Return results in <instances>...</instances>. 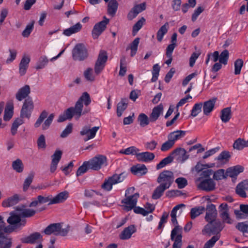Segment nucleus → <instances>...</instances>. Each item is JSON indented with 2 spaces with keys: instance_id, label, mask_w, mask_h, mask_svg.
<instances>
[{
  "instance_id": "bf43d9fd",
  "label": "nucleus",
  "mask_w": 248,
  "mask_h": 248,
  "mask_svg": "<svg viewBox=\"0 0 248 248\" xmlns=\"http://www.w3.org/2000/svg\"><path fill=\"white\" fill-rule=\"evenodd\" d=\"M231 155L228 151H224L221 152L219 155L215 158V160H217L220 162L225 161H228L230 158Z\"/></svg>"
},
{
  "instance_id": "4c0bfd02",
  "label": "nucleus",
  "mask_w": 248,
  "mask_h": 248,
  "mask_svg": "<svg viewBox=\"0 0 248 248\" xmlns=\"http://www.w3.org/2000/svg\"><path fill=\"white\" fill-rule=\"evenodd\" d=\"M169 29V23L166 22L164 25L162 26L157 31L156 38L159 42L162 41L164 35L167 33Z\"/></svg>"
},
{
  "instance_id": "c756f323",
  "label": "nucleus",
  "mask_w": 248,
  "mask_h": 248,
  "mask_svg": "<svg viewBox=\"0 0 248 248\" xmlns=\"http://www.w3.org/2000/svg\"><path fill=\"white\" fill-rule=\"evenodd\" d=\"M217 99V98L215 97L204 103L203 110L205 115H208L213 110Z\"/></svg>"
},
{
  "instance_id": "9b49d317",
  "label": "nucleus",
  "mask_w": 248,
  "mask_h": 248,
  "mask_svg": "<svg viewBox=\"0 0 248 248\" xmlns=\"http://www.w3.org/2000/svg\"><path fill=\"white\" fill-rule=\"evenodd\" d=\"M106 156L98 155L88 161L90 169L98 170L101 169L103 165L107 162Z\"/></svg>"
},
{
  "instance_id": "a878e982",
  "label": "nucleus",
  "mask_w": 248,
  "mask_h": 248,
  "mask_svg": "<svg viewBox=\"0 0 248 248\" xmlns=\"http://www.w3.org/2000/svg\"><path fill=\"white\" fill-rule=\"evenodd\" d=\"M30 87L29 85H26L21 88L16 94V99L19 101L26 98L30 93Z\"/></svg>"
},
{
  "instance_id": "393cba45",
  "label": "nucleus",
  "mask_w": 248,
  "mask_h": 248,
  "mask_svg": "<svg viewBox=\"0 0 248 248\" xmlns=\"http://www.w3.org/2000/svg\"><path fill=\"white\" fill-rule=\"evenodd\" d=\"M69 193L66 191H64L57 194L55 197L52 198L48 205L57 204L64 202L68 197Z\"/></svg>"
},
{
  "instance_id": "3c124183",
  "label": "nucleus",
  "mask_w": 248,
  "mask_h": 248,
  "mask_svg": "<svg viewBox=\"0 0 248 248\" xmlns=\"http://www.w3.org/2000/svg\"><path fill=\"white\" fill-rule=\"evenodd\" d=\"M89 169H90V168L89 167V164L88 163V161H85L83 162L82 165L78 169L76 172V175L77 176L81 175L82 174L87 172V171Z\"/></svg>"
},
{
  "instance_id": "a19ab883",
  "label": "nucleus",
  "mask_w": 248,
  "mask_h": 248,
  "mask_svg": "<svg viewBox=\"0 0 248 248\" xmlns=\"http://www.w3.org/2000/svg\"><path fill=\"white\" fill-rule=\"evenodd\" d=\"M166 189V188L159 185L154 190L152 196V199L154 200L159 199Z\"/></svg>"
},
{
  "instance_id": "6e6552de",
  "label": "nucleus",
  "mask_w": 248,
  "mask_h": 248,
  "mask_svg": "<svg viewBox=\"0 0 248 248\" xmlns=\"http://www.w3.org/2000/svg\"><path fill=\"white\" fill-rule=\"evenodd\" d=\"M88 56L87 49L82 43L77 44L72 50V57L74 61H83Z\"/></svg>"
},
{
  "instance_id": "864d4df0",
  "label": "nucleus",
  "mask_w": 248,
  "mask_h": 248,
  "mask_svg": "<svg viewBox=\"0 0 248 248\" xmlns=\"http://www.w3.org/2000/svg\"><path fill=\"white\" fill-rule=\"evenodd\" d=\"M236 228L244 233H248V221L239 222L235 226Z\"/></svg>"
},
{
  "instance_id": "9d476101",
  "label": "nucleus",
  "mask_w": 248,
  "mask_h": 248,
  "mask_svg": "<svg viewBox=\"0 0 248 248\" xmlns=\"http://www.w3.org/2000/svg\"><path fill=\"white\" fill-rule=\"evenodd\" d=\"M107 53L106 51L101 50L94 65V72L96 75H99L105 67L108 60Z\"/></svg>"
},
{
  "instance_id": "4468645a",
  "label": "nucleus",
  "mask_w": 248,
  "mask_h": 248,
  "mask_svg": "<svg viewBox=\"0 0 248 248\" xmlns=\"http://www.w3.org/2000/svg\"><path fill=\"white\" fill-rule=\"evenodd\" d=\"M99 129V126H94L91 128L88 126H85L80 131V134L81 136H87V137L84 139L85 141H87L90 139H93L95 136L96 133Z\"/></svg>"
},
{
  "instance_id": "5fc2aeb1",
  "label": "nucleus",
  "mask_w": 248,
  "mask_h": 248,
  "mask_svg": "<svg viewBox=\"0 0 248 248\" xmlns=\"http://www.w3.org/2000/svg\"><path fill=\"white\" fill-rule=\"evenodd\" d=\"M84 76L86 79L88 81L93 82L95 80V77L93 74V69L91 68H88L84 71Z\"/></svg>"
},
{
  "instance_id": "ddd939ff",
  "label": "nucleus",
  "mask_w": 248,
  "mask_h": 248,
  "mask_svg": "<svg viewBox=\"0 0 248 248\" xmlns=\"http://www.w3.org/2000/svg\"><path fill=\"white\" fill-rule=\"evenodd\" d=\"M122 200V203L125 204L124 209L127 211L132 210L136 205L139 194L138 193L128 196Z\"/></svg>"
},
{
  "instance_id": "ea45409f",
  "label": "nucleus",
  "mask_w": 248,
  "mask_h": 248,
  "mask_svg": "<svg viewBox=\"0 0 248 248\" xmlns=\"http://www.w3.org/2000/svg\"><path fill=\"white\" fill-rule=\"evenodd\" d=\"M12 168L16 172L21 173L24 170V165L22 160L17 158L12 162Z\"/></svg>"
},
{
  "instance_id": "e2e57ef3",
  "label": "nucleus",
  "mask_w": 248,
  "mask_h": 248,
  "mask_svg": "<svg viewBox=\"0 0 248 248\" xmlns=\"http://www.w3.org/2000/svg\"><path fill=\"white\" fill-rule=\"evenodd\" d=\"M227 176L224 173V170L220 169L214 173L213 178L216 180H220L226 178Z\"/></svg>"
},
{
  "instance_id": "338daca9",
  "label": "nucleus",
  "mask_w": 248,
  "mask_h": 248,
  "mask_svg": "<svg viewBox=\"0 0 248 248\" xmlns=\"http://www.w3.org/2000/svg\"><path fill=\"white\" fill-rule=\"evenodd\" d=\"M73 129V125L71 123L69 124L63 130L61 134V137L64 138L67 137L72 132Z\"/></svg>"
},
{
  "instance_id": "f8f14e48",
  "label": "nucleus",
  "mask_w": 248,
  "mask_h": 248,
  "mask_svg": "<svg viewBox=\"0 0 248 248\" xmlns=\"http://www.w3.org/2000/svg\"><path fill=\"white\" fill-rule=\"evenodd\" d=\"M104 19L105 20L96 23L94 26L92 31V36L94 39H97L106 29L109 20L106 17H104Z\"/></svg>"
},
{
  "instance_id": "473e14b6",
  "label": "nucleus",
  "mask_w": 248,
  "mask_h": 248,
  "mask_svg": "<svg viewBox=\"0 0 248 248\" xmlns=\"http://www.w3.org/2000/svg\"><path fill=\"white\" fill-rule=\"evenodd\" d=\"M170 154L173 157L175 156H178V158L182 159L183 161L186 160L188 158V155H186V150L182 148H176Z\"/></svg>"
},
{
  "instance_id": "de8ad7c7",
  "label": "nucleus",
  "mask_w": 248,
  "mask_h": 248,
  "mask_svg": "<svg viewBox=\"0 0 248 248\" xmlns=\"http://www.w3.org/2000/svg\"><path fill=\"white\" fill-rule=\"evenodd\" d=\"M139 43L140 38L137 37L130 44L129 48L131 49L130 55L131 57H133L136 54Z\"/></svg>"
},
{
  "instance_id": "2f4dec72",
  "label": "nucleus",
  "mask_w": 248,
  "mask_h": 248,
  "mask_svg": "<svg viewBox=\"0 0 248 248\" xmlns=\"http://www.w3.org/2000/svg\"><path fill=\"white\" fill-rule=\"evenodd\" d=\"M14 105L12 101L8 102L4 110L3 119L5 121H9L13 115Z\"/></svg>"
},
{
  "instance_id": "e433bc0d",
  "label": "nucleus",
  "mask_w": 248,
  "mask_h": 248,
  "mask_svg": "<svg viewBox=\"0 0 248 248\" xmlns=\"http://www.w3.org/2000/svg\"><path fill=\"white\" fill-rule=\"evenodd\" d=\"M220 118L224 123L229 121L231 118V108L227 107L223 108L221 111Z\"/></svg>"
},
{
  "instance_id": "c9c22d12",
  "label": "nucleus",
  "mask_w": 248,
  "mask_h": 248,
  "mask_svg": "<svg viewBox=\"0 0 248 248\" xmlns=\"http://www.w3.org/2000/svg\"><path fill=\"white\" fill-rule=\"evenodd\" d=\"M118 7V3L116 0H110L108 5V14L113 16L117 10Z\"/></svg>"
},
{
  "instance_id": "0eeeda50",
  "label": "nucleus",
  "mask_w": 248,
  "mask_h": 248,
  "mask_svg": "<svg viewBox=\"0 0 248 248\" xmlns=\"http://www.w3.org/2000/svg\"><path fill=\"white\" fill-rule=\"evenodd\" d=\"M224 226L219 220H215L212 222H208L202 231L203 234H207L209 236L211 235L220 234V232Z\"/></svg>"
},
{
  "instance_id": "6ab92c4d",
  "label": "nucleus",
  "mask_w": 248,
  "mask_h": 248,
  "mask_svg": "<svg viewBox=\"0 0 248 248\" xmlns=\"http://www.w3.org/2000/svg\"><path fill=\"white\" fill-rule=\"evenodd\" d=\"M216 184L211 179H206L202 181L198 186V187L206 191H211L215 189Z\"/></svg>"
},
{
  "instance_id": "7ed1b4c3",
  "label": "nucleus",
  "mask_w": 248,
  "mask_h": 248,
  "mask_svg": "<svg viewBox=\"0 0 248 248\" xmlns=\"http://www.w3.org/2000/svg\"><path fill=\"white\" fill-rule=\"evenodd\" d=\"M33 108V103L31 98L28 97L26 99L21 110L20 118L16 119L12 124L11 132L13 136L16 134L19 126L24 123L22 118H27L29 119L30 118Z\"/></svg>"
},
{
  "instance_id": "13d9d810",
  "label": "nucleus",
  "mask_w": 248,
  "mask_h": 248,
  "mask_svg": "<svg viewBox=\"0 0 248 248\" xmlns=\"http://www.w3.org/2000/svg\"><path fill=\"white\" fill-rule=\"evenodd\" d=\"M34 177L33 173H30L28 176L26 178L23 184V189L24 191H26L32 182Z\"/></svg>"
},
{
  "instance_id": "a211bd4d",
  "label": "nucleus",
  "mask_w": 248,
  "mask_h": 248,
  "mask_svg": "<svg viewBox=\"0 0 248 248\" xmlns=\"http://www.w3.org/2000/svg\"><path fill=\"white\" fill-rule=\"evenodd\" d=\"M62 152L61 150H56L51 155L52 161L50 167L51 172L53 173L56 170L57 165L62 158Z\"/></svg>"
},
{
  "instance_id": "423d86ee",
  "label": "nucleus",
  "mask_w": 248,
  "mask_h": 248,
  "mask_svg": "<svg viewBox=\"0 0 248 248\" xmlns=\"http://www.w3.org/2000/svg\"><path fill=\"white\" fill-rule=\"evenodd\" d=\"M174 180L173 173L168 170H164L159 173L156 181L160 185L168 189L173 183Z\"/></svg>"
},
{
  "instance_id": "4d7b16f0",
  "label": "nucleus",
  "mask_w": 248,
  "mask_h": 248,
  "mask_svg": "<svg viewBox=\"0 0 248 248\" xmlns=\"http://www.w3.org/2000/svg\"><path fill=\"white\" fill-rule=\"evenodd\" d=\"M48 115L47 112L46 110H43L41 113L40 114L39 118L37 120L36 122L34 124V127L35 128L39 127L43 121L45 120V118L47 117V116Z\"/></svg>"
},
{
  "instance_id": "052dcab7",
  "label": "nucleus",
  "mask_w": 248,
  "mask_h": 248,
  "mask_svg": "<svg viewBox=\"0 0 248 248\" xmlns=\"http://www.w3.org/2000/svg\"><path fill=\"white\" fill-rule=\"evenodd\" d=\"M54 116L55 115L53 113H51L49 115L48 118L46 119V120H45V121L42 124V130H46L49 128L52 122Z\"/></svg>"
},
{
  "instance_id": "680f3d73",
  "label": "nucleus",
  "mask_w": 248,
  "mask_h": 248,
  "mask_svg": "<svg viewBox=\"0 0 248 248\" xmlns=\"http://www.w3.org/2000/svg\"><path fill=\"white\" fill-rule=\"evenodd\" d=\"M202 103H197L194 105L191 110V115L193 117H196L202 111Z\"/></svg>"
},
{
  "instance_id": "f3484780",
  "label": "nucleus",
  "mask_w": 248,
  "mask_h": 248,
  "mask_svg": "<svg viewBox=\"0 0 248 248\" xmlns=\"http://www.w3.org/2000/svg\"><path fill=\"white\" fill-rule=\"evenodd\" d=\"M16 211L19 212L18 214H16L17 216L19 217L21 219H22V217H31L33 216L36 212V211L33 209L25 208V206L24 205L18 206L16 207Z\"/></svg>"
},
{
  "instance_id": "c03bdc74",
  "label": "nucleus",
  "mask_w": 248,
  "mask_h": 248,
  "mask_svg": "<svg viewBox=\"0 0 248 248\" xmlns=\"http://www.w3.org/2000/svg\"><path fill=\"white\" fill-rule=\"evenodd\" d=\"M204 209V208L202 206H198L192 208L190 212L191 219H193L202 214Z\"/></svg>"
},
{
  "instance_id": "79ce46f5",
  "label": "nucleus",
  "mask_w": 248,
  "mask_h": 248,
  "mask_svg": "<svg viewBox=\"0 0 248 248\" xmlns=\"http://www.w3.org/2000/svg\"><path fill=\"white\" fill-rule=\"evenodd\" d=\"M248 146V141L241 138L237 139L233 144L234 149L238 150H242L244 147Z\"/></svg>"
},
{
  "instance_id": "5701e85b",
  "label": "nucleus",
  "mask_w": 248,
  "mask_h": 248,
  "mask_svg": "<svg viewBox=\"0 0 248 248\" xmlns=\"http://www.w3.org/2000/svg\"><path fill=\"white\" fill-rule=\"evenodd\" d=\"M136 232V229L134 225H131L124 229L119 235L121 240H127L131 238L132 234Z\"/></svg>"
},
{
  "instance_id": "0e129e2a",
  "label": "nucleus",
  "mask_w": 248,
  "mask_h": 248,
  "mask_svg": "<svg viewBox=\"0 0 248 248\" xmlns=\"http://www.w3.org/2000/svg\"><path fill=\"white\" fill-rule=\"evenodd\" d=\"M243 65V61L242 59H238L234 62V74L235 75L240 74L241 69Z\"/></svg>"
},
{
  "instance_id": "4be33fe9",
  "label": "nucleus",
  "mask_w": 248,
  "mask_h": 248,
  "mask_svg": "<svg viewBox=\"0 0 248 248\" xmlns=\"http://www.w3.org/2000/svg\"><path fill=\"white\" fill-rule=\"evenodd\" d=\"M163 112V106L162 104L154 107L152 111V112L149 115L151 123L155 122L159 117L161 114Z\"/></svg>"
},
{
  "instance_id": "69168bd1",
  "label": "nucleus",
  "mask_w": 248,
  "mask_h": 248,
  "mask_svg": "<svg viewBox=\"0 0 248 248\" xmlns=\"http://www.w3.org/2000/svg\"><path fill=\"white\" fill-rule=\"evenodd\" d=\"M175 182L180 189L183 188L187 185V181L184 177H179L175 180Z\"/></svg>"
},
{
  "instance_id": "09e8293b",
  "label": "nucleus",
  "mask_w": 248,
  "mask_h": 248,
  "mask_svg": "<svg viewBox=\"0 0 248 248\" xmlns=\"http://www.w3.org/2000/svg\"><path fill=\"white\" fill-rule=\"evenodd\" d=\"M220 237V234L213 236L210 240L207 241L204 245L203 248H212L217 241Z\"/></svg>"
},
{
  "instance_id": "412c9836",
  "label": "nucleus",
  "mask_w": 248,
  "mask_h": 248,
  "mask_svg": "<svg viewBox=\"0 0 248 248\" xmlns=\"http://www.w3.org/2000/svg\"><path fill=\"white\" fill-rule=\"evenodd\" d=\"M245 190H248V179L245 180L239 183L235 188L236 193L242 198L247 197Z\"/></svg>"
},
{
  "instance_id": "aec40b11",
  "label": "nucleus",
  "mask_w": 248,
  "mask_h": 248,
  "mask_svg": "<svg viewBox=\"0 0 248 248\" xmlns=\"http://www.w3.org/2000/svg\"><path fill=\"white\" fill-rule=\"evenodd\" d=\"M42 236L39 232H35L29 236L21 239V241L23 243L34 244L37 243L38 241H42Z\"/></svg>"
},
{
  "instance_id": "1a4fd4ad",
  "label": "nucleus",
  "mask_w": 248,
  "mask_h": 248,
  "mask_svg": "<svg viewBox=\"0 0 248 248\" xmlns=\"http://www.w3.org/2000/svg\"><path fill=\"white\" fill-rule=\"evenodd\" d=\"M125 177L124 173H121L120 174H115L108 177V179H105L101 187L105 190L110 191L112 189L113 185L123 182Z\"/></svg>"
},
{
  "instance_id": "a18cd8bd",
  "label": "nucleus",
  "mask_w": 248,
  "mask_h": 248,
  "mask_svg": "<svg viewBox=\"0 0 248 248\" xmlns=\"http://www.w3.org/2000/svg\"><path fill=\"white\" fill-rule=\"evenodd\" d=\"M138 121L139 122L140 124L141 127H145L151 122L150 117H148L144 113H140L139 115Z\"/></svg>"
},
{
  "instance_id": "6e6d98bb",
  "label": "nucleus",
  "mask_w": 248,
  "mask_h": 248,
  "mask_svg": "<svg viewBox=\"0 0 248 248\" xmlns=\"http://www.w3.org/2000/svg\"><path fill=\"white\" fill-rule=\"evenodd\" d=\"M48 62V59L46 56L40 57L36 64V69L38 70L43 68L47 64Z\"/></svg>"
},
{
  "instance_id": "49530a36",
  "label": "nucleus",
  "mask_w": 248,
  "mask_h": 248,
  "mask_svg": "<svg viewBox=\"0 0 248 248\" xmlns=\"http://www.w3.org/2000/svg\"><path fill=\"white\" fill-rule=\"evenodd\" d=\"M139 149L135 146H131L127 148L125 150H122L120 151V153L122 154H125L126 155H135L137 157V155L139 152Z\"/></svg>"
},
{
  "instance_id": "39448f33",
  "label": "nucleus",
  "mask_w": 248,
  "mask_h": 248,
  "mask_svg": "<svg viewBox=\"0 0 248 248\" xmlns=\"http://www.w3.org/2000/svg\"><path fill=\"white\" fill-rule=\"evenodd\" d=\"M70 227L67 226L66 228L62 229L61 223H52L49 225L44 230V232L48 235L54 234L65 236L69 231Z\"/></svg>"
},
{
  "instance_id": "cd10ccee",
  "label": "nucleus",
  "mask_w": 248,
  "mask_h": 248,
  "mask_svg": "<svg viewBox=\"0 0 248 248\" xmlns=\"http://www.w3.org/2000/svg\"><path fill=\"white\" fill-rule=\"evenodd\" d=\"M131 171L133 174L137 175H143L147 172V168L144 164H138L131 168Z\"/></svg>"
},
{
  "instance_id": "603ef678",
  "label": "nucleus",
  "mask_w": 248,
  "mask_h": 248,
  "mask_svg": "<svg viewBox=\"0 0 248 248\" xmlns=\"http://www.w3.org/2000/svg\"><path fill=\"white\" fill-rule=\"evenodd\" d=\"M145 22V19L142 17L133 26V33L134 35L142 28Z\"/></svg>"
},
{
  "instance_id": "f257e3e1",
  "label": "nucleus",
  "mask_w": 248,
  "mask_h": 248,
  "mask_svg": "<svg viewBox=\"0 0 248 248\" xmlns=\"http://www.w3.org/2000/svg\"><path fill=\"white\" fill-rule=\"evenodd\" d=\"M91 102L90 95L87 92L83 93L76 103L74 107H70L66 109L64 112L59 116L58 122L61 123L66 120H71L73 116L75 119H78L82 115L85 114L90 111L89 108H85L83 110L84 103L86 106H88Z\"/></svg>"
},
{
  "instance_id": "f03ea898",
  "label": "nucleus",
  "mask_w": 248,
  "mask_h": 248,
  "mask_svg": "<svg viewBox=\"0 0 248 248\" xmlns=\"http://www.w3.org/2000/svg\"><path fill=\"white\" fill-rule=\"evenodd\" d=\"M7 222L9 224L8 225L5 226L0 230V233H2V237L0 240L6 241V238H12V237L8 236L5 234H10L17 230H20L24 227L26 224V219H21L19 217L17 216L16 213L11 212L10 216L7 219Z\"/></svg>"
},
{
  "instance_id": "20e7f679",
  "label": "nucleus",
  "mask_w": 248,
  "mask_h": 248,
  "mask_svg": "<svg viewBox=\"0 0 248 248\" xmlns=\"http://www.w3.org/2000/svg\"><path fill=\"white\" fill-rule=\"evenodd\" d=\"M171 221L175 225L170 234V239L174 241L172 248H181L182 246V228L178 225L176 217H171Z\"/></svg>"
},
{
  "instance_id": "37998d69",
  "label": "nucleus",
  "mask_w": 248,
  "mask_h": 248,
  "mask_svg": "<svg viewBox=\"0 0 248 248\" xmlns=\"http://www.w3.org/2000/svg\"><path fill=\"white\" fill-rule=\"evenodd\" d=\"M173 159V156H171V154H170V155L163 159L158 164L156 165V169L157 170H160L163 168L167 165L172 162Z\"/></svg>"
},
{
  "instance_id": "dca6fc26",
  "label": "nucleus",
  "mask_w": 248,
  "mask_h": 248,
  "mask_svg": "<svg viewBox=\"0 0 248 248\" xmlns=\"http://www.w3.org/2000/svg\"><path fill=\"white\" fill-rule=\"evenodd\" d=\"M217 210L213 204H208L206 207V213L205 219L208 222H212L216 220L217 217Z\"/></svg>"
},
{
  "instance_id": "f704fd0d",
  "label": "nucleus",
  "mask_w": 248,
  "mask_h": 248,
  "mask_svg": "<svg viewBox=\"0 0 248 248\" xmlns=\"http://www.w3.org/2000/svg\"><path fill=\"white\" fill-rule=\"evenodd\" d=\"M82 25L78 22L70 28L64 30L63 32V34L67 36H69L72 34L77 33L80 31Z\"/></svg>"
},
{
  "instance_id": "72a5a7b5",
  "label": "nucleus",
  "mask_w": 248,
  "mask_h": 248,
  "mask_svg": "<svg viewBox=\"0 0 248 248\" xmlns=\"http://www.w3.org/2000/svg\"><path fill=\"white\" fill-rule=\"evenodd\" d=\"M186 135V131L182 130H177L171 132L170 133L168 136V139H170L174 142V144L175 143V141L181 139L183 138Z\"/></svg>"
},
{
  "instance_id": "7c9ffc66",
  "label": "nucleus",
  "mask_w": 248,
  "mask_h": 248,
  "mask_svg": "<svg viewBox=\"0 0 248 248\" xmlns=\"http://www.w3.org/2000/svg\"><path fill=\"white\" fill-rule=\"evenodd\" d=\"M30 62V58L28 56H24L22 57L19 63V73L21 76L25 74Z\"/></svg>"
},
{
  "instance_id": "774afa93",
  "label": "nucleus",
  "mask_w": 248,
  "mask_h": 248,
  "mask_svg": "<svg viewBox=\"0 0 248 248\" xmlns=\"http://www.w3.org/2000/svg\"><path fill=\"white\" fill-rule=\"evenodd\" d=\"M174 142L171 141L170 139L162 144L161 147V150L163 152H165L170 149L173 145Z\"/></svg>"
},
{
  "instance_id": "2eb2a0df",
  "label": "nucleus",
  "mask_w": 248,
  "mask_h": 248,
  "mask_svg": "<svg viewBox=\"0 0 248 248\" xmlns=\"http://www.w3.org/2000/svg\"><path fill=\"white\" fill-rule=\"evenodd\" d=\"M219 212L220 217L224 222L230 224L232 223L229 214L228 206L226 203H222L219 205Z\"/></svg>"
},
{
  "instance_id": "8fccbe9b",
  "label": "nucleus",
  "mask_w": 248,
  "mask_h": 248,
  "mask_svg": "<svg viewBox=\"0 0 248 248\" xmlns=\"http://www.w3.org/2000/svg\"><path fill=\"white\" fill-rule=\"evenodd\" d=\"M229 53L228 50L225 49L219 55V62L224 65L227 64L229 59Z\"/></svg>"
},
{
  "instance_id": "58836bf2",
  "label": "nucleus",
  "mask_w": 248,
  "mask_h": 248,
  "mask_svg": "<svg viewBox=\"0 0 248 248\" xmlns=\"http://www.w3.org/2000/svg\"><path fill=\"white\" fill-rule=\"evenodd\" d=\"M127 101L126 99H122L118 104L117 107V114L118 117L122 116L123 111L127 108Z\"/></svg>"
},
{
  "instance_id": "bb28decb",
  "label": "nucleus",
  "mask_w": 248,
  "mask_h": 248,
  "mask_svg": "<svg viewBox=\"0 0 248 248\" xmlns=\"http://www.w3.org/2000/svg\"><path fill=\"white\" fill-rule=\"evenodd\" d=\"M21 200L19 195L16 194L3 201L2 205L4 207H9L16 204Z\"/></svg>"
},
{
  "instance_id": "c85d7f7f",
  "label": "nucleus",
  "mask_w": 248,
  "mask_h": 248,
  "mask_svg": "<svg viewBox=\"0 0 248 248\" xmlns=\"http://www.w3.org/2000/svg\"><path fill=\"white\" fill-rule=\"evenodd\" d=\"M244 168L241 165H236L229 168L226 170V175L231 177H234L244 171Z\"/></svg>"
},
{
  "instance_id": "b1692460",
  "label": "nucleus",
  "mask_w": 248,
  "mask_h": 248,
  "mask_svg": "<svg viewBox=\"0 0 248 248\" xmlns=\"http://www.w3.org/2000/svg\"><path fill=\"white\" fill-rule=\"evenodd\" d=\"M155 157L154 153L149 152L138 153L137 160L139 161L148 162L152 161Z\"/></svg>"
}]
</instances>
